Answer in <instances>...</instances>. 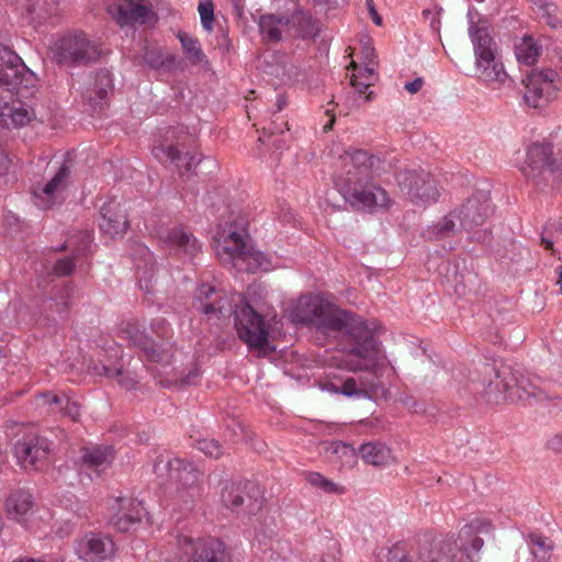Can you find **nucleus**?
<instances>
[{"mask_svg": "<svg viewBox=\"0 0 562 562\" xmlns=\"http://www.w3.org/2000/svg\"><path fill=\"white\" fill-rule=\"evenodd\" d=\"M295 322L328 331L345 330L339 367L347 371H364L366 375L348 378L333 391L347 397L386 400L389 389L380 380L386 368L380 341L367 321L344 311L318 296H302L294 312Z\"/></svg>", "mask_w": 562, "mask_h": 562, "instance_id": "obj_1", "label": "nucleus"}, {"mask_svg": "<svg viewBox=\"0 0 562 562\" xmlns=\"http://www.w3.org/2000/svg\"><path fill=\"white\" fill-rule=\"evenodd\" d=\"M479 379L473 381V387L476 392L493 404L502 402H522L531 404L532 402H542L548 400L547 393L536 384L529 376L502 364L484 363L479 371Z\"/></svg>", "mask_w": 562, "mask_h": 562, "instance_id": "obj_2", "label": "nucleus"}, {"mask_svg": "<svg viewBox=\"0 0 562 562\" xmlns=\"http://www.w3.org/2000/svg\"><path fill=\"white\" fill-rule=\"evenodd\" d=\"M150 329L159 341L154 340L143 324L131 319L122 324V333L131 345L138 348L144 361L168 366L171 363L176 344L172 341V329L164 317H156L150 322Z\"/></svg>", "mask_w": 562, "mask_h": 562, "instance_id": "obj_3", "label": "nucleus"}, {"mask_svg": "<svg viewBox=\"0 0 562 562\" xmlns=\"http://www.w3.org/2000/svg\"><path fill=\"white\" fill-rule=\"evenodd\" d=\"M469 34L474 49L479 79L484 82L504 83L508 76L504 64L496 57L497 45L488 27L471 24Z\"/></svg>", "mask_w": 562, "mask_h": 562, "instance_id": "obj_4", "label": "nucleus"}, {"mask_svg": "<svg viewBox=\"0 0 562 562\" xmlns=\"http://www.w3.org/2000/svg\"><path fill=\"white\" fill-rule=\"evenodd\" d=\"M561 168L562 162L554 157L552 143L536 142L527 149L521 171L528 183L535 189L543 191L554 183Z\"/></svg>", "mask_w": 562, "mask_h": 562, "instance_id": "obj_5", "label": "nucleus"}, {"mask_svg": "<svg viewBox=\"0 0 562 562\" xmlns=\"http://www.w3.org/2000/svg\"><path fill=\"white\" fill-rule=\"evenodd\" d=\"M263 492L251 481L226 483L221 491L222 505L237 517H251L263 507Z\"/></svg>", "mask_w": 562, "mask_h": 562, "instance_id": "obj_6", "label": "nucleus"}, {"mask_svg": "<svg viewBox=\"0 0 562 562\" xmlns=\"http://www.w3.org/2000/svg\"><path fill=\"white\" fill-rule=\"evenodd\" d=\"M235 328L239 338L251 349L267 353L270 347L269 326L265 317L248 301H241L234 311Z\"/></svg>", "mask_w": 562, "mask_h": 562, "instance_id": "obj_7", "label": "nucleus"}, {"mask_svg": "<svg viewBox=\"0 0 562 562\" xmlns=\"http://www.w3.org/2000/svg\"><path fill=\"white\" fill-rule=\"evenodd\" d=\"M54 59L60 65L83 66L95 61L101 50L83 32H74L59 37L52 47Z\"/></svg>", "mask_w": 562, "mask_h": 562, "instance_id": "obj_8", "label": "nucleus"}, {"mask_svg": "<svg viewBox=\"0 0 562 562\" xmlns=\"http://www.w3.org/2000/svg\"><path fill=\"white\" fill-rule=\"evenodd\" d=\"M179 562H233V555L226 543L220 538L192 539L178 538Z\"/></svg>", "mask_w": 562, "mask_h": 562, "instance_id": "obj_9", "label": "nucleus"}, {"mask_svg": "<svg viewBox=\"0 0 562 562\" xmlns=\"http://www.w3.org/2000/svg\"><path fill=\"white\" fill-rule=\"evenodd\" d=\"M374 156L366 150H346L342 170L334 178L336 189L341 193L352 187L367 184L373 179Z\"/></svg>", "mask_w": 562, "mask_h": 562, "instance_id": "obj_10", "label": "nucleus"}, {"mask_svg": "<svg viewBox=\"0 0 562 562\" xmlns=\"http://www.w3.org/2000/svg\"><path fill=\"white\" fill-rule=\"evenodd\" d=\"M34 82V74L21 57L0 44V87H5L13 94L23 95V90H29Z\"/></svg>", "mask_w": 562, "mask_h": 562, "instance_id": "obj_11", "label": "nucleus"}, {"mask_svg": "<svg viewBox=\"0 0 562 562\" xmlns=\"http://www.w3.org/2000/svg\"><path fill=\"white\" fill-rule=\"evenodd\" d=\"M557 77L558 74L553 69H533L522 81L525 103L533 109L547 106L557 97Z\"/></svg>", "mask_w": 562, "mask_h": 562, "instance_id": "obj_12", "label": "nucleus"}, {"mask_svg": "<svg viewBox=\"0 0 562 562\" xmlns=\"http://www.w3.org/2000/svg\"><path fill=\"white\" fill-rule=\"evenodd\" d=\"M401 190L416 203L436 201L439 196L437 182L432 175L425 170H402L396 175Z\"/></svg>", "mask_w": 562, "mask_h": 562, "instance_id": "obj_13", "label": "nucleus"}, {"mask_svg": "<svg viewBox=\"0 0 562 562\" xmlns=\"http://www.w3.org/2000/svg\"><path fill=\"white\" fill-rule=\"evenodd\" d=\"M167 468L170 481L177 485L176 493L180 501L190 504L201 495V473L193 463L176 458L168 461Z\"/></svg>", "mask_w": 562, "mask_h": 562, "instance_id": "obj_14", "label": "nucleus"}, {"mask_svg": "<svg viewBox=\"0 0 562 562\" xmlns=\"http://www.w3.org/2000/svg\"><path fill=\"white\" fill-rule=\"evenodd\" d=\"M418 557L423 562H464L472 560L464 543L452 538H427L419 541Z\"/></svg>", "mask_w": 562, "mask_h": 562, "instance_id": "obj_15", "label": "nucleus"}, {"mask_svg": "<svg viewBox=\"0 0 562 562\" xmlns=\"http://www.w3.org/2000/svg\"><path fill=\"white\" fill-rule=\"evenodd\" d=\"M106 12L121 27L156 22V13L146 0H116L106 5Z\"/></svg>", "mask_w": 562, "mask_h": 562, "instance_id": "obj_16", "label": "nucleus"}, {"mask_svg": "<svg viewBox=\"0 0 562 562\" xmlns=\"http://www.w3.org/2000/svg\"><path fill=\"white\" fill-rule=\"evenodd\" d=\"M52 442L40 435L29 434L14 445L13 451L24 470H41L47 462Z\"/></svg>", "mask_w": 562, "mask_h": 562, "instance_id": "obj_17", "label": "nucleus"}, {"mask_svg": "<svg viewBox=\"0 0 562 562\" xmlns=\"http://www.w3.org/2000/svg\"><path fill=\"white\" fill-rule=\"evenodd\" d=\"M75 551L85 562H104L114 558L116 544L112 536L90 531L76 541Z\"/></svg>", "mask_w": 562, "mask_h": 562, "instance_id": "obj_18", "label": "nucleus"}, {"mask_svg": "<svg viewBox=\"0 0 562 562\" xmlns=\"http://www.w3.org/2000/svg\"><path fill=\"white\" fill-rule=\"evenodd\" d=\"M111 510L115 512L110 524L121 532L130 531L139 524L145 515L143 503L130 497H116L113 499Z\"/></svg>", "mask_w": 562, "mask_h": 562, "instance_id": "obj_19", "label": "nucleus"}, {"mask_svg": "<svg viewBox=\"0 0 562 562\" xmlns=\"http://www.w3.org/2000/svg\"><path fill=\"white\" fill-rule=\"evenodd\" d=\"M442 282L450 286L459 296H465L475 290L479 283L477 274L468 270L458 261H447L440 266Z\"/></svg>", "mask_w": 562, "mask_h": 562, "instance_id": "obj_20", "label": "nucleus"}, {"mask_svg": "<svg viewBox=\"0 0 562 562\" xmlns=\"http://www.w3.org/2000/svg\"><path fill=\"white\" fill-rule=\"evenodd\" d=\"M345 201L357 211L371 210L378 205H385L387 202L386 191L373 184L370 180L367 184L352 187L341 192Z\"/></svg>", "mask_w": 562, "mask_h": 562, "instance_id": "obj_21", "label": "nucleus"}, {"mask_svg": "<svg viewBox=\"0 0 562 562\" xmlns=\"http://www.w3.org/2000/svg\"><path fill=\"white\" fill-rule=\"evenodd\" d=\"M98 224L101 233L111 238L123 236L128 227L125 209L117 200H109L100 209Z\"/></svg>", "mask_w": 562, "mask_h": 562, "instance_id": "obj_22", "label": "nucleus"}, {"mask_svg": "<svg viewBox=\"0 0 562 562\" xmlns=\"http://www.w3.org/2000/svg\"><path fill=\"white\" fill-rule=\"evenodd\" d=\"M491 213V204L488 198L483 193L470 196L457 211V218L460 226L465 231H470L482 225Z\"/></svg>", "mask_w": 562, "mask_h": 562, "instance_id": "obj_23", "label": "nucleus"}, {"mask_svg": "<svg viewBox=\"0 0 562 562\" xmlns=\"http://www.w3.org/2000/svg\"><path fill=\"white\" fill-rule=\"evenodd\" d=\"M113 90V81L108 69H100L82 92V101L92 111L102 110L106 104L108 93Z\"/></svg>", "mask_w": 562, "mask_h": 562, "instance_id": "obj_24", "label": "nucleus"}, {"mask_svg": "<svg viewBox=\"0 0 562 562\" xmlns=\"http://www.w3.org/2000/svg\"><path fill=\"white\" fill-rule=\"evenodd\" d=\"M223 250L234 260L247 262L248 271L255 272L262 266L263 254L249 247L237 232L228 234Z\"/></svg>", "mask_w": 562, "mask_h": 562, "instance_id": "obj_25", "label": "nucleus"}, {"mask_svg": "<svg viewBox=\"0 0 562 562\" xmlns=\"http://www.w3.org/2000/svg\"><path fill=\"white\" fill-rule=\"evenodd\" d=\"M225 304L226 300L222 292L213 285L203 283L195 290L193 306L205 315L218 314L224 316L228 312Z\"/></svg>", "mask_w": 562, "mask_h": 562, "instance_id": "obj_26", "label": "nucleus"}, {"mask_svg": "<svg viewBox=\"0 0 562 562\" xmlns=\"http://www.w3.org/2000/svg\"><path fill=\"white\" fill-rule=\"evenodd\" d=\"M144 63L154 70L173 72L184 70V61L172 54L165 52L161 47L146 45L143 49Z\"/></svg>", "mask_w": 562, "mask_h": 562, "instance_id": "obj_27", "label": "nucleus"}, {"mask_svg": "<svg viewBox=\"0 0 562 562\" xmlns=\"http://www.w3.org/2000/svg\"><path fill=\"white\" fill-rule=\"evenodd\" d=\"M158 151L162 153L176 165L181 178L187 177V179H190L191 173H195L196 166L202 161V156L200 154H190L189 151L182 153L176 145L155 148L154 153L157 157L159 155Z\"/></svg>", "mask_w": 562, "mask_h": 562, "instance_id": "obj_28", "label": "nucleus"}, {"mask_svg": "<svg viewBox=\"0 0 562 562\" xmlns=\"http://www.w3.org/2000/svg\"><path fill=\"white\" fill-rule=\"evenodd\" d=\"M74 164L67 158L59 167L53 179L47 182L41 191L34 190L35 204L41 209H47L52 205V199L59 187L68 179Z\"/></svg>", "mask_w": 562, "mask_h": 562, "instance_id": "obj_29", "label": "nucleus"}, {"mask_svg": "<svg viewBox=\"0 0 562 562\" xmlns=\"http://www.w3.org/2000/svg\"><path fill=\"white\" fill-rule=\"evenodd\" d=\"M114 450L111 446H95L83 448L81 465L86 469L101 473L109 468L113 461Z\"/></svg>", "mask_w": 562, "mask_h": 562, "instance_id": "obj_30", "label": "nucleus"}, {"mask_svg": "<svg viewBox=\"0 0 562 562\" xmlns=\"http://www.w3.org/2000/svg\"><path fill=\"white\" fill-rule=\"evenodd\" d=\"M290 24L295 30L296 35L300 38H316L321 33L319 21L314 19L313 15L296 7L291 16L289 18Z\"/></svg>", "mask_w": 562, "mask_h": 562, "instance_id": "obj_31", "label": "nucleus"}, {"mask_svg": "<svg viewBox=\"0 0 562 562\" xmlns=\"http://www.w3.org/2000/svg\"><path fill=\"white\" fill-rule=\"evenodd\" d=\"M289 16L280 14H263L259 18L258 27L263 42L279 43L282 40L281 25H289Z\"/></svg>", "mask_w": 562, "mask_h": 562, "instance_id": "obj_32", "label": "nucleus"}, {"mask_svg": "<svg viewBox=\"0 0 562 562\" xmlns=\"http://www.w3.org/2000/svg\"><path fill=\"white\" fill-rule=\"evenodd\" d=\"M492 529V524L488 520L476 519L472 521L470 525L465 526L459 533V540L461 543H464L469 549L471 557L473 558V553H477L484 541L474 532H488Z\"/></svg>", "mask_w": 562, "mask_h": 562, "instance_id": "obj_33", "label": "nucleus"}, {"mask_svg": "<svg viewBox=\"0 0 562 562\" xmlns=\"http://www.w3.org/2000/svg\"><path fill=\"white\" fill-rule=\"evenodd\" d=\"M167 243L177 251L193 258L201 249V245L196 238L184 232L181 227H175L167 234Z\"/></svg>", "mask_w": 562, "mask_h": 562, "instance_id": "obj_34", "label": "nucleus"}, {"mask_svg": "<svg viewBox=\"0 0 562 562\" xmlns=\"http://www.w3.org/2000/svg\"><path fill=\"white\" fill-rule=\"evenodd\" d=\"M1 116L4 121L9 119L14 127H21L30 123L35 114L33 109L16 100L2 106Z\"/></svg>", "mask_w": 562, "mask_h": 562, "instance_id": "obj_35", "label": "nucleus"}, {"mask_svg": "<svg viewBox=\"0 0 562 562\" xmlns=\"http://www.w3.org/2000/svg\"><path fill=\"white\" fill-rule=\"evenodd\" d=\"M359 453L366 463L374 467L386 464L391 458V450L385 445L376 441L362 443Z\"/></svg>", "mask_w": 562, "mask_h": 562, "instance_id": "obj_36", "label": "nucleus"}, {"mask_svg": "<svg viewBox=\"0 0 562 562\" xmlns=\"http://www.w3.org/2000/svg\"><path fill=\"white\" fill-rule=\"evenodd\" d=\"M33 506V497L26 491H14L7 499V510L15 518L24 516Z\"/></svg>", "mask_w": 562, "mask_h": 562, "instance_id": "obj_37", "label": "nucleus"}, {"mask_svg": "<svg viewBox=\"0 0 562 562\" xmlns=\"http://www.w3.org/2000/svg\"><path fill=\"white\" fill-rule=\"evenodd\" d=\"M178 38L181 43L182 50L191 65L196 66L202 63H207L206 56L196 38L181 32L178 34Z\"/></svg>", "mask_w": 562, "mask_h": 562, "instance_id": "obj_38", "label": "nucleus"}, {"mask_svg": "<svg viewBox=\"0 0 562 562\" xmlns=\"http://www.w3.org/2000/svg\"><path fill=\"white\" fill-rule=\"evenodd\" d=\"M528 538L532 555L539 561H549L554 549L553 541L536 532L530 533Z\"/></svg>", "mask_w": 562, "mask_h": 562, "instance_id": "obj_39", "label": "nucleus"}, {"mask_svg": "<svg viewBox=\"0 0 562 562\" xmlns=\"http://www.w3.org/2000/svg\"><path fill=\"white\" fill-rule=\"evenodd\" d=\"M542 47L539 46L532 37L525 36L519 45L516 46V57L519 63L527 66L535 65L541 54Z\"/></svg>", "mask_w": 562, "mask_h": 562, "instance_id": "obj_40", "label": "nucleus"}, {"mask_svg": "<svg viewBox=\"0 0 562 562\" xmlns=\"http://www.w3.org/2000/svg\"><path fill=\"white\" fill-rule=\"evenodd\" d=\"M142 252L144 256L145 267H144L143 274L138 277L139 286L146 293H153L154 292L153 278L155 276L154 257L147 247H143Z\"/></svg>", "mask_w": 562, "mask_h": 562, "instance_id": "obj_41", "label": "nucleus"}, {"mask_svg": "<svg viewBox=\"0 0 562 562\" xmlns=\"http://www.w3.org/2000/svg\"><path fill=\"white\" fill-rule=\"evenodd\" d=\"M305 479L312 486L319 488L327 494H342L345 491L342 486L337 485L318 472H308L306 473Z\"/></svg>", "mask_w": 562, "mask_h": 562, "instance_id": "obj_42", "label": "nucleus"}, {"mask_svg": "<svg viewBox=\"0 0 562 562\" xmlns=\"http://www.w3.org/2000/svg\"><path fill=\"white\" fill-rule=\"evenodd\" d=\"M75 289L69 284H64L56 289L54 300L58 306V312L65 313L71 305V299L74 296Z\"/></svg>", "mask_w": 562, "mask_h": 562, "instance_id": "obj_43", "label": "nucleus"}, {"mask_svg": "<svg viewBox=\"0 0 562 562\" xmlns=\"http://www.w3.org/2000/svg\"><path fill=\"white\" fill-rule=\"evenodd\" d=\"M201 24L206 31H211L214 22V4L212 0H203L199 3Z\"/></svg>", "mask_w": 562, "mask_h": 562, "instance_id": "obj_44", "label": "nucleus"}, {"mask_svg": "<svg viewBox=\"0 0 562 562\" xmlns=\"http://www.w3.org/2000/svg\"><path fill=\"white\" fill-rule=\"evenodd\" d=\"M196 448L205 456L214 459H217L223 454V448L215 439H200L196 441Z\"/></svg>", "mask_w": 562, "mask_h": 562, "instance_id": "obj_45", "label": "nucleus"}, {"mask_svg": "<svg viewBox=\"0 0 562 562\" xmlns=\"http://www.w3.org/2000/svg\"><path fill=\"white\" fill-rule=\"evenodd\" d=\"M454 217H457V212L450 213L435 225V233L438 238H445L453 232Z\"/></svg>", "mask_w": 562, "mask_h": 562, "instance_id": "obj_46", "label": "nucleus"}, {"mask_svg": "<svg viewBox=\"0 0 562 562\" xmlns=\"http://www.w3.org/2000/svg\"><path fill=\"white\" fill-rule=\"evenodd\" d=\"M540 10L542 11V18L550 27L558 29L562 25V20L552 4L543 3L540 5Z\"/></svg>", "mask_w": 562, "mask_h": 562, "instance_id": "obj_47", "label": "nucleus"}, {"mask_svg": "<svg viewBox=\"0 0 562 562\" xmlns=\"http://www.w3.org/2000/svg\"><path fill=\"white\" fill-rule=\"evenodd\" d=\"M401 403L405 408L414 414H424L427 411V404L425 401L417 400L412 395H406L401 398Z\"/></svg>", "mask_w": 562, "mask_h": 562, "instance_id": "obj_48", "label": "nucleus"}, {"mask_svg": "<svg viewBox=\"0 0 562 562\" xmlns=\"http://www.w3.org/2000/svg\"><path fill=\"white\" fill-rule=\"evenodd\" d=\"M75 256L58 259L54 265V273L58 277L69 276L75 268Z\"/></svg>", "mask_w": 562, "mask_h": 562, "instance_id": "obj_49", "label": "nucleus"}, {"mask_svg": "<svg viewBox=\"0 0 562 562\" xmlns=\"http://www.w3.org/2000/svg\"><path fill=\"white\" fill-rule=\"evenodd\" d=\"M88 371L94 375H104L106 378H114L122 374L121 369H112L102 363H93L88 367Z\"/></svg>", "mask_w": 562, "mask_h": 562, "instance_id": "obj_50", "label": "nucleus"}, {"mask_svg": "<svg viewBox=\"0 0 562 562\" xmlns=\"http://www.w3.org/2000/svg\"><path fill=\"white\" fill-rule=\"evenodd\" d=\"M79 403L76 401H71L70 397H67V402L64 407H61V412L65 416H68L74 422H79L81 409Z\"/></svg>", "mask_w": 562, "mask_h": 562, "instance_id": "obj_51", "label": "nucleus"}, {"mask_svg": "<svg viewBox=\"0 0 562 562\" xmlns=\"http://www.w3.org/2000/svg\"><path fill=\"white\" fill-rule=\"evenodd\" d=\"M45 403L47 404H54L56 405L60 411H61V407H64L65 403L67 402V395H65L64 393L61 394H50V393H45L42 395Z\"/></svg>", "mask_w": 562, "mask_h": 562, "instance_id": "obj_52", "label": "nucleus"}, {"mask_svg": "<svg viewBox=\"0 0 562 562\" xmlns=\"http://www.w3.org/2000/svg\"><path fill=\"white\" fill-rule=\"evenodd\" d=\"M92 241V235L89 232L80 233V245L77 247V252L86 255Z\"/></svg>", "mask_w": 562, "mask_h": 562, "instance_id": "obj_53", "label": "nucleus"}, {"mask_svg": "<svg viewBox=\"0 0 562 562\" xmlns=\"http://www.w3.org/2000/svg\"><path fill=\"white\" fill-rule=\"evenodd\" d=\"M10 159L8 157L7 149L0 144V176L8 172Z\"/></svg>", "mask_w": 562, "mask_h": 562, "instance_id": "obj_54", "label": "nucleus"}, {"mask_svg": "<svg viewBox=\"0 0 562 562\" xmlns=\"http://www.w3.org/2000/svg\"><path fill=\"white\" fill-rule=\"evenodd\" d=\"M366 5L368 8V11L370 13V16L372 19V21L376 24V25H381L382 24V18L381 15L378 13L376 9H375V4L373 2V0H366Z\"/></svg>", "mask_w": 562, "mask_h": 562, "instance_id": "obj_55", "label": "nucleus"}, {"mask_svg": "<svg viewBox=\"0 0 562 562\" xmlns=\"http://www.w3.org/2000/svg\"><path fill=\"white\" fill-rule=\"evenodd\" d=\"M333 452L342 454L350 453L351 456H355V449L350 445L344 442H335Z\"/></svg>", "mask_w": 562, "mask_h": 562, "instance_id": "obj_56", "label": "nucleus"}, {"mask_svg": "<svg viewBox=\"0 0 562 562\" xmlns=\"http://www.w3.org/2000/svg\"><path fill=\"white\" fill-rule=\"evenodd\" d=\"M423 85H424L423 78H416L415 80H413L411 82H407L405 85V89L411 94H415V93H417L422 89Z\"/></svg>", "mask_w": 562, "mask_h": 562, "instance_id": "obj_57", "label": "nucleus"}, {"mask_svg": "<svg viewBox=\"0 0 562 562\" xmlns=\"http://www.w3.org/2000/svg\"><path fill=\"white\" fill-rule=\"evenodd\" d=\"M548 447L555 452L562 453V435H555L548 441Z\"/></svg>", "mask_w": 562, "mask_h": 562, "instance_id": "obj_58", "label": "nucleus"}, {"mask_svg": "<svg viewBox=\"0 0 562 562\" xmlns=\"http://www.w3.org/2000/svg\"><path fill=\"white\" fill-rule=\"evenodd\" d=\"M117 378H120L119 379L120 385H122L125 390H133V389H135V386L137 384V382L133 378L125 376V375H123V373L121 375H119Z\"/></svg>", "mask_w": 562, "mask_h": 562, "instance_id": "obj_59", "label": "nucleus"}, {"mask_svg": "<svg viewBox=\"0 0 562 562\" xmlns=\"http://www.w3.org/2000/svg\"><path fill=\"white\" fill-rule=\"evenodd\" d=\"M351 86L361 94L364 93L366 90L370 87L369 82H359L356 78H351Z\"/></svg>", "mask_w": 562, "mask_h": 562, "instance_id": "obj_60", "label": "nucleus"}, {"mask_svg": "<svg viewBox=\"0 0 562 562\" xmlns=\"http://www.w3.org/2000/svg\"><path fill=\"white\" fill-rule=\"evenodd\" d=\"M541 245L547 249V250H551V251H554L553 250V240L550 239L549 237H547V231H544L541 235Z\"/></svg>", "mask_w": 562, "mask_h": 562, "instance_id": "obj_61", "label": "nucleus"}, {"mask_svg": "<svg viewBox=\"0 0 562 562\" xmlns=\"http://www.w3.org/2000/svg\"><path fill=\"white\" fill-rule=\"evenodd\" d=\"M315 5L327 7L328 9L336 8V0H312Z\"/></svg>", "mask_w": 562, "mask_h": 562, "instance_id": "obj_62", "label": "nucleus"}, {"mask_svg": "<svg viewBox=\"0 0 562 562\" xmlns=\"http://www.w3.org/2000/svg\"><path fill=\"white\" fill-rule=\"evenodd\" d=\"M326 114L329 115V120L328 122L324 125V132H328L333 128L334 126V123H335V116L333 114H330V111L327 110L326 111Z\"/></svg>", "mask_w": 562, "mask_h": 562, "instance_id": "obj_63", "label": "nucleus"}, {"mask_svg": "<svg viewBox=\"0 0 562 562\" xmlns=\"http://www.w3.org/2000/svg\"><path fill=\"white\" fill-rule=\"evenodd\" d=\"M393 554L392 559L389 560V562H413L411 558H408L407 555H402L400 558H397L393 552H391Z\"/></svg>", "mask_w": 562, "mask_h": 562, "instance_id": "obj_64", "label": "nucleus"}]
</instances>
